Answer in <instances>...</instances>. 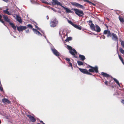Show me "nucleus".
Instances as JSON below:
<instances>
[{"label": "nucleus", "mask_w": 124, "mask_h": 124, "mask_svg": "<svg viewBox=\"0 0 124 124\" xmlns=\"http://www.w3.org/2000/svg\"><path fill=\"white\" fill-rule=\"evenodd\" d=\"M52 0L53 1L52 2V3L53 5H54L56 4L60 6L63 8L67 13H69L70 10L68 8L62 6V4L60 2H58L57 0Z\"/></svg>", "instance_id": "obj_1"}, {"label": "nucleus", "mask_w": 124, "mask_h": 124, "mask_svg": "<svg viewBox=\"0 0 124 124\" xmlns=\"http://www.w3.org/2000/svg\"><path fill=\"white\" fill-rule=\"evenodd\" d=\"M3 18L4 20L8 23L15 30H16V27L15 26L14 23L11 22V20L9 19L8 17L6 16L3 15Z\"/></svg>", "instance_id": "obj_2"}, {"label": "nucleus", "mask_w": 124, "mask_h": 124, "mask_svg": "<svg viewBox=\"0 0 124 124\" xmlns=\"http://www.w3.org/2000/svg\"><path fill=\"white\" fill-rule=\"evenodd\" d=\"M67 48L68 49L70 50V53L72 55L76 58V57L75 56V54H77V52L76 50L74 49H72V47L68 45L67 46Z\"/></svg>", "instance_id": "obj_3"}, {"label": "nucleus", "mask_w": 124, "mask_h": 124, "mask_svg": "<svg viewBox=\"0 0 124 124\" xmlns=\"http://www.w3.org/2000/svg\"><path fill=\"white\" fill-rule=\"evenodd\" d=\"M74 11L76 14L79 17L82 16L81 14L82 15H84V13L82 10H79L78 9L75 8L74 9Z\"/></svg>", "instance_id": "obj_4"}, {"label": "nucleus", "mask_w": 124, "mask_h": 124, "mask_svg": "<svg viewBox=\"0 0 124 124\" xmlns=\"http://www.w3.org/2000/svg\"><path fill=\"white\" fill-rule=\"evenodd\" d=\"M58 23V21L57 19H55L51 21L50 23V26L51 27H55Z\"/></svg>", "instance_id": "obj_5"}, {"label": "nucleus", "mask_w": 124, "mask_h": 124, "mask_svg": "<svg viewBox=\"0 0 124 124\" xmlns=\"http://www.w3.org/2000/svg\"><path fill=\"white\" fill-rule=\"evenodd\" d=\"M90 67L91 68L89 69V72H93L95 71L96 73L98 72V71L97 67L95 66V67H93L90 66Z\"/></svg>", "instance_id": "obj_6"}, {"label": "nucleus", "mask_w": 124, "mask_h": 124, "mask_svg": "<svg viewBox=\"0 0 124 124\" xmlns=\"http://www.w3.org/2000/svg\"><path fill=\"white\" fill-rule=\"evenodd\" d=\"M17 29L19 32L22 31H23L26 29L27 27L25 26H17Z\"/></svg>", "instance_id": "obj_7"}, {"label": "nucleus", "mask_w": 124, "mask_h": 124, "mask_svg": "<svg viewBox=\"0 0 124 124\" xmlns=\"http://www.w3.org/2000/svg\"><path fill=\"white\" fill-rule=\"evenodd\" d=\"M51 50L53 54L56 56H58L60 55V53L55 48L51 47Z\"/></svg>", "instance_id": "obj_8"}, {"label": "nucleus", "mask_w": 124, "mask_h": 124, "mask_svg": "<svg viewBox=\"0 0 124 124\" xmlns=\"http://www.w3.org/2000/svg\"><path fill=\"white\" fill-rule=\"evenodd\" d=\"M71 4L77 7H79L81 8L82 9L84 8L85 7L83 6L78 4V3L75 2H72L71 3Z\"/></svg>", "instance_id": "obj_9"}, {"label": "nucleus", "mask_w": 124, "mask_h": 124, "mask_svg": "<svg viewBox=\"0 0 124 124\" xmlns=\"http://www.w3.org/2000/svg\"><path fill=\"white\" fill-rule=\"evenodd\" d=\"M103 33L105 34H107V37H111L112 34L109 30H106L104 31Z\"/></svg>", "instance_id": "obj_10"}, {"label": "nucleus", "mask_w": 124, "mask_h": 124, "mask_svg": "<svg viewBox=\"0 0 124 124\" xmlns=\"http://www.w3.org/2000/svg\"><path fill=\"white\" fill-rule=\"evenodd\" d=\"M112 40H115L116 41H118V38L116 35L115 34L112 33Z\"/></svg>", "instance_id": "obj_11"}, {"label": "nucleus", "mask_w": 124, "mask_h": 124, "mask_svg": "<svg viewBox=\"0 0 124 124\" xmlns=\"http://www.w3.org/2000/svg\"><path fill=\"white\" fill-rule=\"evenodd\" d=\"M32 30L34 33L36 34L39 36H42V35L41 33L39 31H37L36 29L34 28H33Z\"/></svg>", "instance_id": "obj_12"}, {"label": "nucleus", "mask_w": 124, "mask_h": 124, "mask_svg": "<svg viewBox=\"0 0 124 124\" xmlns=\"http://www.w3.org/2000/svg\"><path fill=\"white\" fill-rule=\"evenodd\" d=\"M80 71L83 73L87 74L88 73V70L86 69L79 68Z\"/></svg>", "instance_id": "obj_13"}, {"label": "nucleus", "mask_w": 124, "mask_h": 124, "mask_svg": "<svg viewBox=\"0 0 124 124\" xmlns=\"http://www.w3.org/2000/svg\"><path fill=\"white\" fill-rule=\"evenodd\" d=\"M28 116L30 119L31 120V121H32V122H34L35 121L36 119L33 116L31 115H28Z\"/></svg>", "instance_id": "obj_14"}, {"label": "nucleus", "mask_w": 124, "mask_h": 124, "mask_svg": "<svg viewBox=\"0 0 124 124\" xmlns=\"http://www.w3.org/2000/svg\"><path fill=\"white\" fill-rule=\"evenodd\" d=\"M73 26L78 29L80 30H81L82 28V27L78 25H77L75 24Z\"/></svg>", "instance_id": "obj_15"}, {"label": "nucleus", "mask_w": 124, "mask_h": 124, "mask_svg": "<svg viewBox=\"0 0 124 124\" xmlns=\"http://www.w3.org/2000/svg\"><path fill=\"white\" fill-rule=\"evenodd\" d=\"M2 101L4 103H10V101L8 99H6L4 98L2 99Z\"/></svg>", "instance_id": "obj_16"}, {"label": "nucleus", "mask_w": 124, "mask_h": 124, "mask_svg": "<svg viewBox=\"0 0 124 124\" xmlns=\"http://www.w3.org/2000/svg\"><path fill=\"white\" fill-rule=\"evenodd\" d=\"M95 26L96 29V31L97 32H100L101 30L97 24L95 25Z\"/></svg>", "instance_id": "obj_17"}, {"label": "nucleus", "mask_w": 124, "mask_h": 124, "mask_svg": "<svg viewBox=\"0 0 124 124\" xmlns=\"http://www.w3.org/2000/svg\"><path fill=\"white\" fill-rule=\"evenodd\" d=\"M101 74L103 76L106 77H108L110 76L108 74L103 72H101Z\"/></svg>", "instance_id": "obj_18"}, {"label": "nucleus", "mask_w": 124, "mask_h": 124, "mask_svg": "<svg viewBox=\"0 0 124 124\" xmlns=\"http://www.w3.org/2000/svg\"><path fill=\"white\" fill-rule=\"evenodd\" d=\"M16 20L20 23H21L22 22L21 19L20 17L16 15Z\"/></svg>", "instance_id": "obj_19"}, {"label": "nucleus", "mask_w": 124, "mask_h": 124, "mask_svg": "<svg viewBox=\"0 0 124 124\" xmlns=\"http://www.w3.org/2000/svg\"><path fill=\"white\" fill-rule=\"evenodd\" d=\"M90 27L92 30L95 31V28L94 25V24L92 23H91L90 25Z\"/></svg>", "instance_id": "obj_20"}, {"label": "nucleus", "mask_w": 124, "mask_h": 124, "mask_svg": "<svg viewBox=\"0 0 124 124\" xmlns=\"http://www.w3.org/2000/svg\"><path fill=\"white\" fill-rule=\"evenodd\" d=\"M79 57L80 59L82 61H84L85 59L84 56L80 54L79 55Z\"/></svg>", "instance_id": "obj_21"}, {"label": "nucleus", "mask_w": 124, "mask_h": 124, "mask_svg": "<svg viewBox=\"0 0 124 124\" xmlns=\"http://www.w3.org/2000/svg\"><path fill=\"white\" fill-rule=\"evenodd\" d=\"M65 60L68 61V62L67 63L69 64V65H71V64H72L70 62V59L68 58H65Z\"/></svg>", "instance_id": "obj_22"}, {"label": "nucleus", "mask_w": 124, "mask_h": 124, "mask_svg": "<svg viewBox=\"0 0 124 124\" xmlns=\"http://www.w3.org/2000/svg\"><path fill=\"white\" fill-rule=\"evenodd\" d=\"M8 8H7L6 10H4L3 12L7 15H10L11 14L10 13H9V12L8 11Z\"/></svg>", "instance_id": "obj_23"}, {"label": "nucleus", "mask_w": 124, "mask_h": 124, "mask_svg": "<svg viewBox=\"0 0 124 124\" xmlns=\"http://www.w3.org/2000/svg\"><path fill=\"white\" fill-rule=\"evenodd\" d=\"M113 79L114 81H115L116 83H117V84L119 86H120V84L119 83V82L117 80L116 78H114Z\"/></svg>", "instance_id": "obj_24"}, {"label": "nucleus", "mask_w": 124, "mask_h": 124, "mask_svg": "<svg viewBox=\"0 0 124 124\" xmlns=\"http://www.w3.org/2000/svg\"><path fill=\"white\" fill-rule=\"evenodd\" d=\"M77 62L78 65H83V62L80 61H78Z\"/></svg>", "instance_id": "obj_25"}, {"label": "nucleus", "mask_w": 124, "mask_h": 124, "mask_svg": "<svg viewBox=\"0 0 124 124\" xmlns=\"http://www.w3.org/2000/svg\"><path fill=\"white\" fill-rule=\"evenodd\" d=\"M2 16L0 15V22L4 24L5 25V24L3 19H2Z\"/></svg>", "instance_id": "obj_26"}, {"label": "nucleus", "mask_w": 124, "mask_h": 124, "mask_svg": "<svg viewBox=\"0 0 124 124\" xmlns=\"http://www.w3.org/2000/svg\"><path fill=\"white\" fill-rule=\"evenodd\" d=\"M72 38L71 37H68L67 38V39L65 40L66 41H68L69 40H71L72 39Z\"/></svg>", "instance_id": "obj_27"}, {"label": "nucleus", "mask_w": 124, "mask_h": 124, "mask_svg": "<svg viewBox=\"0 0 124 124\" xmlns=\"http://www.w3.org/2000/svg\"><path fill=\"white\" fill-rule=\"evenodd\" d=\"M119 19L120 22H124V20L123 18L122 17H119Z\"/></svg>", "instance_id": "obj_28"}, {"label": "nucleus", "mask_w": 124, "mask_h": 124, "mask_svg": "<svg viewBox=\"0 0 124 124\" xmlns=\"http://www.w3.org/2000/svg\"><path fill=\"white\" fill-rule=\"evenodd\" d=\"M120 52L123 54L124 55V50L122 48H120L119 50Z\"/></svg>", "instance_id": "obj_29"}, {"label": "nucleus", "mask_w": 124, "mask_h": 124, "mask_svg": "<svg viewBox=\"0 0 124 124\" xmlns=\"http://www.w3.org/2000/svg\"><path fill=\"white\" fill-rule=\"evenodd\" d=\"M67 21L70 24L72 25L73 26H74V25L75 24H73L72 22L70 21L68 19Z\"/></svg>", "instance_id": "obj_30"}, {"label": "nucleus", "mask_w": 124, "mask_h": 124, "mask_svg": "<svg viewBox=\"0 0 124 124\" xmlns=\"http://www.w3.org/2000/svg\"><path fill=\"white\" fill-rule=\"evenodd\" d=\"M120 42L122 46L124 48V41L121 40Z\"/></svg>", "instance_id": "obj_31"}, {"label": "nucleus", "mask_w": 124, "mask_h": 124, "mask_svg": "<svg viewBox=\"0 0 124 124\" xmlns=\"http://www.w3.org/2000/svg\"><path fill=\"white\" fill-rule=\"evenodd\" d=\"M118 57L119 58V59H120V60H121V61H122V63L123 62H123V59H122V58L121 57V56L119 54H118Z\"/></svg>", "instance_id": "obj_32"}, {"label": "nucleus", "mask_w": 124, "mask_h": 124, "mask_svg": "<svg viewBox=\"0 0 124 124\" xmlns=\"http://www.w3.org/2000/svg\"><path fill=\"white\" fill-rule=\"evenodd\" d=\"M13 9H11L10 10V11L9 12V13H10L11 14L10 15H11L12 14V13H13Z\"/></svg>", "instance_id": "obj_33"}, {"label": "nucleus", "mask_w": 124, "mask_h": 124, "mask_svg": "<svg viewBox=\"0 0 124 124\" xmlns=\"http://www.w3.org/2000/svg\"><path fill=\"white\" fill-rule=\"evenodd\" d=\"M27 26L30 28H32V26L30 24H28V25H27Z\"/></svg>", "instance_id": "obj_34"}, {"label": "nucleus", "mask_w": 124, "mask_h": 124, "mask_svg": "<svg viewBox=\"0 0 124 124\" xmlns=\"http://www.w3.org/2000/svg\"><path fill=\"white\" fill-rule=\"evenodd\" d=\"M84 1H86L87 2L89 3H91V2H90L89 1V0H84Z\"/></svg>", "instance_id": "obj_35"}, {"label": "nucleus", "mask_w": 124, "mask_h": 124, "mask_svg": "<svg viewBox=\"0 0 124 124\" xmlns=\"http://www.w3.org/2000/svg\"><path fill=\"white\" fill-rule=\"evenodd\" d=\"M35 27L38 30H40V29L37 26L35 25Z\"/></svg>", "instance_id": "obj_36"}, {"label": "nucleus", "mask_w": 124, "mask_h": 124, "mask_svg": "<svg viewBox=\"0 0 124 124\" xmlns=\"http://www.w3.org/2000/svg\"><path fill=\"white\" fill-rule=\"evenodd\" d=\"M42 3H47V2H46V1H45V0H42Z\"/></svg>", "instance_id": "obj_37"}, {"label": "nucleus", "mask_w": 124, "mask_h": 124, "mask_svg": "<svg viewBox=\"0 0 124 124\" xmlns=\"http://www.w3.org/2000/svg\"><path fill=\"white\" fill-rule=\"evenodd\" d=\"M61 37H62V39H63V38L62 37H63V36L64 37L65 36L63 34H62V35H61Z\"/></svg>", "instance_id": "obj_38"}, {"label": "nucleus", "mask_w": 124, "mask_h": 124, "mask_svg": "<svg viewBox=\"0 0 124 124\" xmlns=\"http://www.w3.org/2000/svg\"><path fill=\"white\" fill-rule=\"evenodd\" d=\"M101 37L103 39H105V37L104 35H102L101 36Z\"/></svg>", "instance_id": "obj_39"}, {"label": "nucleus", "mask_w": 124, "mask_h": 124, "mask_svg": "<svg viewBox=\"0 0 124 124\" xmlns=\"http://www.w3.org/2000/svg\"><path fill=\"white\" fill-rule=\"evenodd\" d=\"M121 102L122 103L124 104V99H123L122 101H121Z\"/></svg>", "instance_id": "obj_40"}, {"label": "nucleus", "mask_w": 124, "mask_h": 124, "mask_svg": "<svg viewBox=\"0 0 124 124\" xmlns=\"http://www.w3.org/2000/svg\"><path fill=\"white\" fill-rule=\"evenodd\" d=\"M27 33H28L29 32V30H27L25 31Z\"/></svg>", "instance_id": "obj_41"}, {"label": "nucleus", "mask_w": 124, "mask_h": 124, "mask_svg": "<svg viewBox=\"0 0 124 124\" xmlns=\"http://www.w3.org/2000/svg\"><path fill=\"white\" fill-rule=\"evenodd\" d=\"M87 74L90 75H92V74L91 73H89L88 71V73H87Z\"/></svg>", "instance_id": "obj_42"}, {"label": "nucleus", "mask_w": 124, "mask_h": 124, "mask_svg": "<svg viewBox=\"0 0 124 124\" xmlns=\"http://www.w3.org/2000/svg\"><path fill=\"white\" fill-rule=\"evenodd\" d=\"M105 83L106 85H108V82L107 81H106L105 82Z\"/></svg>", "instance_id": "obj_43"}, {"label": "nucleus", "mask_w": 124, "mask_h": 124, "mask_svg": "<svg viewBox=\"0 0 124 124\" xmlns=\"http://www.w3.org/2000/svg\"><path fill=\"white\" fill-rule=\"evenodd\" d=\"M89 23H92V21L91 20H89Z\"/></svg>", "instance_id": "obj_44"}, {"label": "nucleus", "mask_w": 124, "mask_h": 124, "mask_svg": "<svg viewBox=\"0 0 124 124\" xmlns=\"http://www.w3.org/2000/svg\"><path fill=\"white\" fill-rule=\"evenodd\" d=\"M3 0L6 2H7L8 1V0Z\"/></svg>", "instance_id": "obj_45"}, {"label": "nucleus", "mask_w": 124, "mask_h": 124, "mask_svg": "<svg viewBox=\"0 0 124 124\" xmlns=\"http://www.w3.org/2000/svg\"><path fill=\"white\" fill-rule=\"evenodd\" d=\"M69 66H70V67H71V69H72V70L73 69V68L72 66V64H71V65H69Z\"/></svg>", "instance_id": "obj_46"}, {"label": "nucleus", "mask_w": 124, "mask_h": 124, "mask_svg": "<svg viewBox=\"0 0 124 124\" xmlns=\"http://www.w3.org/2000/svg\"><path fill=\"white\" fill-rule=\"evenodd\" d=\"M69 13H73V12L70 10Z\"/></svg>", "instance_id": "obj_47"}, {"label": "nucleus", "mask_w": 124, "mask_h": 124, "mask_svg": "<svg viewBox=\"0 0 124 124\" xmlns=\"http://www.w3.org/2000/svg\"><path fill=\"white\" fill-rule=\"evenodd\" d=\"M46 18H47V20L48 19H49V17H48V16H46Z\"/></svg>", "instance_id": "obj_48"}, {"label": "nucleus", "mask_w": 124, "mask_h": 124, "mask_svg": "<svg viewBox=\"0 0 124 124\" xmlns=\"http://www.w3.org/2000/svg\"><path fill=\"white\" fill-rule=\"evenodd\" d=\"M40 122L42 123L43 124H45V123H44L43 121H40Z\"/></svg>", "instance_id": "obj_49"}, {"label": "nucleus", "mask_w": 124, "mask_h": 124, "mask_svg": "<svg viewBox=\"0 0 124 124\" xmlns=\"http://www.w3.org/2000/svg\"><path fill=\"white\" fill-rule=\"evenodd\" d=\"M51 9L54 11H55V10L54 8H51Z\"/></svg>", "instance_id": "obj_50"}, {"label": "nucleus", "mask_w": 124, "mask_h": 124, "mask_svg": "<svg viewBox=\"0 0 124 124\" xmlns=\"http://www.w3.org/2000/svg\"><path fill=\"white\" fill-rule=\"evenodd\" d=\"M41 31L43 33V34H44V31Z\"/></svg>", "instance_id": "obj_51"}, {"label": "nucleus", "mask_w": 124, "mask_h": 124, "mask_svg": "<svg viewBox=\"0 0 124 124\" xmlns=\"http://www.w3.org/2000/svg\"><path fill=\"white\" fill-rule=\"evenodd\" d=\"M61 32V31H60L59 32V34L60 35Z\"/></svg>", "instance_id": "obj_52"}, {"label": "nucleus", "mask_w": 124, "mask_h": 124, "mask_svg": "<svg viewBox=\"0 0 124 124\" xmlns=\"http://www.w3.org/2000/svg\"><path fill=\"white\" fill-rule=\"evenodd\" d=\"M43 36L46 39V36L45 35H43Z\"/></svg>", "instance_id": "obj_53"}, {"label": "nucleus", "mask_w": 124, "mask_h": 124, "mask_svg": "<svg viewBox=\"0 0 124 124\" xmlns=\"http://www.w3.org/2000/svg\"><path fill=\"white\" fill-rule=\"evenodd\" d=\"M46 4H49V3H48V2H47V3H46Z\"/></svg>", "instance_id": "obj_54"}, {"label": "nucleus", "mask_w": 124, "mask_h": 124, "mask_svg": "<svg viewBox=\"0 0 124 124\" xmlns=\"http://www.w3.org/2000/svg\"><path fill=\"white\" fill-rule=\"evenodd\" d=\"M1 123V121L0 120V124Z\"/></svg>", "instance_id": "obj_55"}, {"label": "nucleus", "mask_w": 124, "mask_h": 124, "mask_svg": "<svg viewBox=\"0 0 124 124\" xmlns=\"http://www.w3.org/2000/svg\"><path fill=\"white\" fill-rule=\"evenodd\" d=\"M123 63L124 64V62H123Z\"/></svg>", "instance_id": "obj_56"}, {"label": "nucleus", "mask_w": 124, "mask_h": 124, "mask_svg": "<svg viewBox=\"0 0 124 124\" xmlns=\"http://www.w3.org/2000/svg\"><path fill=\"white\" fill-rule=\"evenodd\" d=\"M117 46H118V45H117Z\"/></svg>", "instance_id": "obj_57"}, {"label": "nucleus", "mask_w": 124, "mask_h": 124, "mask_svg": "<svg viewBox=\"0 0 124 124\" xmlns=\"http://www.w3.org/2000/svg\"><path fill=\"white\" fill-rule=\"evenodd\" d=\"M47 41V42H48H48H48Z\"/></svg>", "instance_id": "obj_58"}]
</instances>
